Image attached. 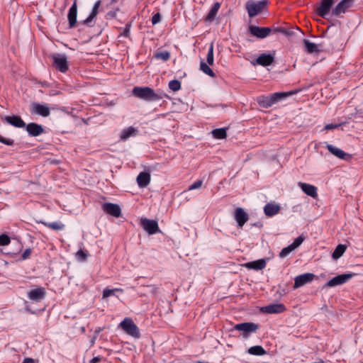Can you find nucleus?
<instances>
[{
    "mask_svg": "<svg viewBox=\"0 0 363 363\" xmlns=\"http://www.w3.org/2000/svg\"><path fill=\"white\" fill-rule=\"evenodd\" d=\"M132 94L140 99L147 101H157L164 97L168 98L164 91H155L149 86H135L132 90Z\"/></svg>",
    "mask_w": 363,
    "mask_h": 363,
    "instance_id": "1",
    "label": "nucleus"
},
{
    "mask_svg": "<svg viewBox=\"0 0 363 363\" xmlns=\"http://www.w3.org/2000/svg\"><path fill=\"white\" fill-rule=\"evenodd\" d=\"M293 94L294 92L291 91L275 92L267 96H259L257 97V101L260 107L267 108Z\"/></svg>",
    "mask_w": 363,
    "mask_h": 363,
    "instance_id": "2",
    "label": "nucleus"
},
{
    "mask_svg": "<svg viewBox=\"0 0 363 363\" xmlns=\"http://www.w3.org/2000/svg\"><path fill=\"white\" fill-rule=\"evenodd\" d=\"M124 332L130 336L135 338L140 337V333L138 327L130 318H125L119 324Z\"/></svg>",
    "mask_w": 363,
    "mask_h": 363,
    "instance_id": "3",
    "label": "nucleus"
},
{
    "mask_svg": "<svg viewBox=\"0 0 363 363\" xmlns=\"http://www.w3.org/2000/svg\"><path fill=\"white\" fill-rule=\"evenodd\" d=\"M53 67L61 72H66L69 69L67 57L65 54L55 53L50 55Z\"/></svg>",
    "mask_w": 363,
    "mask_h": 363,
    "instance_id": "4",
    "label": "nucleus"
},
{
    "mask_svg": "<svg viewBox=\"0 0 363 363\" xmlns=\"http://www.w3.org/2000/svg\"><path fill=\"white\" fill-rule=\"evenodd\" d=\"M267 1L263 0L257 2H255L253 1H248L246 3V9L247 11L248 16L250 18H252L260 12L262 11L264 6L267 4Z\"/></svg>",
    "mask_w": 363,
    "mask_h": 363,
    "instance_id": "5",
    "label": "nucleus"
},
{
    "mask_svg": "<svg viewBox=\"0 0 363 363\" xmlns=\"http://www.w3.org/2000/svg\"><path fill=\"white\" fill-rule=\"evenodd\" d=\"M258 328L257 324L250 322L241 323L233 326V330L241 332L244 337H248L250 333H255Z\"/></svg>",
    "mask_w": 363,
    "mask_h": 363,
    "instance_id": "6",
    "label": "nucleus"
},
{
    "mask_svg": "<svg viewBox=\"0 0 363 363\" xmlns=\"http://www.w3.org/2000/svg\"><path fill=\"white\" fill-rule=\"evenodd\" d=\"M354 3V0H341L333 9L332 15L337 17L345 13L347 9L351 8Z\"/></svg>",
    "mask_w": 363,
    "mask_h": 363,
    "instance_id": "7",
    "label": "nucleus"
},
{
    "mask_svg": "<svg viewBox=\"0 0 363 363\" xmlns=\"http://www.w3.org/2000/svg\"><path fill=\"white\" fill-rule=\"evenodd\" d=\"M354 274L352 273H346L337 275L331 279H330L325 285V287H334L338 285H342L347 281H348L352 277Z\"/></svg>",
    "mask_w": 363,
    "mask_h": 363,
    "instance_id": "8",
    "label": "nucleus"
},
{
    "mask_svg": "<svg viewBox=\"0 0 363 363\" xmlns=\"http://www.w3.org/2000/svg\"><path fill=\"white\" fill-rule=\"evenodd\" d=\"M140 225L150 235L155 234L160 230L158 223L155 220H150L146 218H141Z\"/></svg>",
    "mask_w": 363,
    "mask_h": 363,
    "instance_id": "9",
    "label": "nucleus"
},
{
    "mask_svg": "<svg viewBox=\"0 0 363 363\" xmlns=\"http://www.w3.org/2000/svg\"><path fill=\"white\" fill-rule=\"evenodd\" d=\"M271 31L272 28L269 27H259L254 25L249 26V32L250 34L261 39L267 37Z\"/></svg>",
    "mask_w": 363,
    "mask_h": 363,
    "instance_id": "10",
    "label": "nucleus"
},
{
    "mask_svg": "<svg viewBox=\"0 0 363 363\" xmlns=\"http://www.w3.org/2000/svg\"><path fill=\"white\" fill-rule=\"evenodd\" d=\"M333 4L334 0H321L316 8V13L322 18H325L328 16Z\"/></svg>",
    "mask_w": 363,
    "mask_h": 363,
    "instance_id": "11",
    "label": "nucleus"
},
{
    "mask_svg": "<svg viewBox=\"0 0 363 363\" xmlns=\"http://www.w3.org/2000/svg\"><path fill=\"white\" fill-rule=\"evenodd\" d=\"M274 61V53H262L255 60L252 62L253 65H259L262 67H267L271 65Z\"/></svg>",
    "mask_w": 363,
    "mask_h": 363,
    "instance_id": "12",
    "label": "nucleus"
},
{
    "mask_svg": "<svg viewBox=\"0 0 363 363\" xmlns=\"http://www.w3.org/2000/svg\"><path fill=\"white\" fill-rule=\"evenodd\" d=\"M315 277V274L313 273H305L300 274L295 277L294 289H298L306 284H308L313 281Z\"/></svg>",
    "mask_w": 363,
    "mask_h": 363,
    "instance_id": "13",
    "label": "nucleus"
},
{
    "mask_svg": "<svg viewBox=\"0 0 363 363\" xmlns=\"http://www.w3.org/2000/svg\"><path fill=\"white\" fill-rule=\"evenodd\" d=\"M103 211L108 215L118 218L121 216V209L119 205L113 203H104L102 205Z\"/></svg>",
    "mask_w": 363,
    "mask_h": 363,
    "instance_id": "14",
    "label": "nucleus"
},
{
    "mask_svg": "<svg viewBox=\"0 0 363 363\" xmlns=\"http://www.w3.org/2000/svg\"><path fill=\"white\" fill-rule=\"evenodd\" d=\"M286 307L282 303H273L261 308V311L269 314H277L284 312Z\"/></svg>",
    "mask_w": 363,
    "mask_h": 363,
    "instance_id": "15",
    "label": "nucleus"
},
{
    "mask_svg": "<svg viewBox=\"0 0 363 363\" xmlns=\"http://www.w3.org/2000/svg\"><path fill=\"white\" fill-rule=\"evenodd\" d=\"M25 127L28 135L32 137H37L44 132L43 125L35 123H30L28 125L26 124Z\"/></svg>",
    "mask_w": 363,
    "mask_h": 363,
    "instance_id": "16",
    "label": "nucleus"
},
{
    "mask_svg": "<svg viewBox=\"0 0 363 363\" xmlns=\"http://www.w3.org/2000/svg\"><path fill=\"white\" fill-rule=\"evenodd\" d=\"M234 216L240 228H242L248 220L247 213L240 207L235 209Z\"/></svg>",
    "mask_w": 363,
    "mask_h": 363,
    "instance_id": "17",
    "label": "nucleus"
},
{
    "mask_svg": "<svg viewBox=\"0 0 363 363\" xmlns=\"http://www.w3.org/2000/svg\"><path fill=\"white\" fill-rule=\"evenodd\" d=\"M4 121L16 128H24L26 126V123L17 115L5 116Z\"/></svg>",
    "mask_w": 363,
    "mask_h": 363,
    "instance_id": "18",
    "label": "nucleus"
},
{
    "mask_svg": "<svg viewBox=\"0 0 363 363\" xmlns=\"http://www.w3.org/2000/svg\"><path fill=\"white\" fill-rule=\"evenodd\" d=\"M151 176L150 172H140L136 179L138 185L140 188H145L150 183Z\"/></svg>",
    "mask_w": 363,
    "mask_h": 363,
    "instance_id": "19",
    "label": "nucleus"
},
{
    "mask_svg": "<svg viewBox=\"0 0 363 363\" xmlns=\"http://www.w3.org/2000/svg\"><path fill=\"white\" fill-rule=\"evenodd\" d=\"M77 6L75 4H72L69 8L67 13V20L69 23V27L72 28L76 26L77 24Z\"/></svg>",
    "mask_w": 363,
    "mask_h": 363,
    "instance_id": "20",
    "label": "nucleus"
},
{
    "mask_svg": "<svg viewBox=\"0 0 363 363\" xmlns=\"http://www.w3.org/2000/svg\"><path fill=\"white\" fill-rule=\"evenodd\" d=\"M248 269L261 270L265 268L266 261L264 259H259L252 262H248L243 264Z\"/></svg>",
    "mask_w": 363,
    "mask_h": 363,
    "instance_id": "21",
    "label": "nucleus"
},
{
    "mask_svg": "<svg viewBox=\"0 0 363 363\" xmlns=\"http://www.w3.org/2000/svg\"><path fill=\"white\" fill-rule=\"evenodd\" d=\"M298 186L306 195L310 196L312 198L317 197V188L315 186L303 182H299Z\"/></svg>",
    "mask_w": 363,
    "mask_h": 363,
    "instance_id": "22",
    "label": "nucleus"
},
{
    "mask_svg": "<svg viewBox=\"0 0 363 363\" xmlns=\"http://www.w3.org/2000/svg\"><path fill=\"white\" fill-rule=\"evenodd\" d=\"M45 289L43 287L30 290L28 292V298L34 301H39L44 298Z\"/></svg>",
    "mask_w": 363,
    "mask_h": 363,
    "instance_id": "23",
    "label": "nucleus"
},
{
    "mask_svg": "<svg viewBox=\"0 0 363 363\" xmlns=\"http://www.w3.org/2000/svg\"><path fill=\"white\" fill-rule=\"evenodd\" d=\"M138 133V130L137 128L133 126H130L128 128H124L121 130L120 135V139L123 141H125L130 137L136 136Z\"/></svg>",
    "mask_w": 363,
    "mask_h": 363,
    "instance_id": "24",
    "label": "nucleus"
},
{
    "mask_svg": "<svg viewBox=\"0 0 363 363\" xmlns=\"http://www.w3.org/2000/svg\"><path fill=\"white\" fill-rule=\"evenodd\" d=\"M280 211V206L277 203H268L264 207V214L268 217L277 215Z\"/></svg>",
    "mask_w": 363,
    "mask_h": 363,
    "instance_id": "25",
    "label": "nucleus"
},
{
    "mask_svg": "<svg viewBox=\"0 0 363 363\" xmlns=\"http://www.w3.org/2000/svg\"><path fill=\"white\" fill-rule=\"evenodd\" d=\"M326 147L331 154H333L337 158H340L342 160H345L346 157L348 155L342 150H341L333 145L327 144Z\"/></svg>",
    "mask_w": 363,
    "mask_h": 363,
    "instance_id": "26",
    "label": "nucleus"
},
{
    "mask_svg": "<svg viewBox=\"0 0 363 363\" xmlns=\"http://www.w3.org/2000/svg\"><path fill=\"white\" fill-rule=\"evenodd\" d=\"M101 0L96 1L94 6L92 8V10L91 11V13L89 16L83 21L84 24H89L91 21H93V19L96 16L99 12V9L101 6Z\"/></svg>",
    "mask_w": 363,
    "mask_h": 363,
    "instance_id": "27",
    "label": "nucleus"
},
{
    "mask_svg": "<svg viewBox=\"0 0 363 363\" xmlns=\"http://www.w3.org/2000/svg\"><path fill=\"white\" fill-rule=\"evenodd\" d=\"M220 7V4L219 2H216L212 8L208 11L207 16H206V21L211 22L214 20L215 17L217 15V13Z\"/></svg>",
    "mask_w": 363,
    "mask_h": 363,
    "instance_id": "28",
    "label": "nucleus"
},
{
    "mask_svg": "<svg viewBox=\"0 0 363 363\" xmlns=\"http://www.w3.org/2000/svg\"><path fill=\"white\" fill-rule=\"evenodd\" d=\"M303 45L305 47V50L308 53H316L320 51L318 45L314 43L311 42L309 40L304 39Z\"/></svg>",
    "mask_w": 363,
    "mask_h": 363,
    "instance_id": "29",
    "label": "nucleus"
},
{
    "mask_svg": "<svg viewBox=\"0 0 363 363\" xmlns=\"http://www.w3.org/2000/svg\"><path fill=\"white\" fill-rule=\"evenodd\" d=\"M31 111L45 117V105L40 104L38 103H33Z\"/></svg>",
    "mask_w": 363,
    "mask_h": 363,
    "instance_id": "30",
    "label": "nucleus"
},
{
    "mask_svg": "<svg viewBox=\"0 0 363 363\" xmlns=\"http://www.w3.org/2000/svg\"><path fill=\"white\" fill-rule=\"evenodd\" d=\"M248 353L252 355L262 356L267 353L266 350L260 345H255L250 347Z\"/></svg>",
    "mask_w": 363,
    "mask_h": 363,
    "instance_id": "31",
    "label": "nucleus"
},
{
    "mask_svg": "<svg viewBox=\"0 0 363 363\" xmlns=\"http://www.w3.org/2000/svg\"><path fill=\"white\" fill-rule=\"evenodd\" d=\"M346 250V246L342 244L338 245L333 252L332 257L337 259L344 254Z\"/></svg>",
    "mask_w": 363,
    "mask_h": 363,
    "instance_id": "32",
    "label": "nucleus"
},
{
    "mask_svg": "<svg viewBox=\"0 0 363 363\" xmlns=\"http://www.w3.org/2000/svg\"><path fill=\"white\" fill-rule=\"evenodd\" d=\"M154 57L157 60H161L163 62H166L169 60L170 53L169 51L167 50L156 52L154 54Z\"/></svg>",
    "mask_w": 363,
    "mask_h": 363,
    "instance_id": "33",
    "label": "nucleus"
},
{
    "mask_svg": "<svg viewBox=\"0 0 363 363\" xmlns=\"http://www.w3.org/2000/svg\"><path fill=\"white\" fill-rule=\"evenodd\" d=\"M212 135L214 138L223 139L226 138V128H216L212 130Z\"/></svg>",
    "mask_w": 363,
    "mask_h": 363,
    "instance_id": "34",
    "label": "nucleus"
},
{
    "mask_svg": "<svg viewBox=\"0 0 363 363\" xmlns=\"http://www.w3.org/2000/svg\"><path fill=\"white\" fill-rule=\"evenodd\" d=\"M47 227L53 230L59 231V230H64L65 225L60 221H55V222L47 223Z\"/></svg>",
    "mask_w": 363,
    "mask_h": 363,
    "instance_id": "35",
    "label": "nucleus"
},
{
    "mask_svg": "<svg viewBox=\"0 0 363 363\" xmlns=\"http://www.w3.org/2000/svg\"><path fill=\"white\" fill-rule=\"evenodd\" d=\"M200 69L205 73L206 74L213 77H215V73L209 67V66L204 62H201L200 63Z\"/></svg>",
    "mask_w": 363,
    "mask_h": 363,
    "instance_id": "36",
    "label": "nucleus"
},
{
    "mask_svg": "<svg viewBox=\"0 0 363 363\" xmlns=\"http://www.w3.org/2000/svg\"><path fill=\"white\" fill-rule=\"evenodd\" d=\"M36 25L39 29L43 33H45V22H44V18L43 15L39 12V14L38 15V18L36 20Z\"/></svg>",
    "mask_w": 363,
    "mask_h": 363,
    "instance_id": "37",
    "label": "nucleus"
},
{
    "mask_svg": "<svg viewBox=\"0 0 363 363\" xmlns=\"http://www.w3.org/2000/svg\"><path fill=\"white\" fill-rule=\"evenodd\" d=\"M206 61L209 65H212L213 64L214 58H213V43H211L209 46V48L208 50V54L206 56Z\"/></svg>",
    "mask_w": 363,
    "mask_h": 363,
    "instance_id": "38",
    "label": "nucleus"
},
{
    "mask_svg": "<svg viewBox=\"0 0 363 363\" xmlns=\"http://www.w3.org/2000/svg\"><path fill=\"white\" fill-rule=\"evenodd\" d=\"M305 239V236L303 235H301L298 237H297L290 245L294 250L303 243Z\"/></svg>",
    "mask_w": 363,
    "mask_h": 363,
    "instance_id": "39",
    "label": "nucleus"
},
{
    "mask_svg": "<svg viewBox=\"0 0 363 363\" xmlns=\"http://www.w3.org/2000/svg\"><path fill=\"white\" fill-rule=\"evenodd\" d=\"M169 88L173 91H177L181 89V82L177 79L171 80L169 82Z\"/></svg>",
    "mask_w": 363,
    "mask_h": 363,
    "instance_id": "40",
    "label": "nucleus"
},
{
    "mask_svg": "<svg viewBox=\"0 0 363 363\" xmlns=\"http://www.w3.org/2000/svg\"><path fill=\"white\" fill-rule=\"evenodd\" d=\"M292 251H294V249H292L291 246L289 245V246L284 247L280 251L279 256L280 258H284L288 256Z\"/></svg>",
    "mask_w": 363,
    "mask_h": 363,
    "instance_id": "41",
    "label": "nucleus"
},
{
    "mask_svg": "<svg viewBox=\"0 0 363 363\" xmlns=\"http://www.w3.org/2000/svg\"><path fill=\"white\" fill-rule=\"evenodd\" d=\"M10 242L11 239L7 234L3 233L0 235V246L8 245Z\"/></svg>",
    "mask_w": 363,
    "mask_h": 363,
    "instance_id": "42",
    "label": "nucleus"
},
{
    "mask_svg": "<svg viewBox=\"0 0 363 363\" xmlns=\"http://www.w3.org/2000/svg\"><path fill=\"white\" fill-rule=\"evenodd\" d=\"M123 291V289H106L104 290V292H103V298H108L111 296H113L114 295V293L115 291Z\"/></svg>",
    "mask_w": 363,
    "mask_h": 363,
    "instance_id": "43",
    "label": "nucleus"
},
{
    "mask_svg": "<svg viewBox=\"0 0 363 363\" xmlns=\"http://www.w3.org/2000/svg\"><path fill=\"white\" fill-rule=\"evenodd\" d=\"M88 256L87 251L79 250L76 253L77 258L82 262H84L86 260V257Z\"/></svg>",
    "mask_w": 363,
    "mask_h": 363,
    "instance_id": "44",
    "label": "nucleus"
},
{
    "mask_svg": "<svg viewBox=\"0 0 363 363\" xmlns=\"http://www.w3.org/2000/svg\"><path fill=\"white\" fill-rule=\"evenodd\" d=\"M202 184H203L202 180H197L195 182H194L191 185L189 186L188 190L191 191V190L199 189L201 186Z\"/></svg>",
    "mask_w": 363,
    "mask_h": 363,
    "instance_id": "45",
    "label": "nucleus"
},
{
    "mask_svg": "<svg viewBox=\"0 0 363 363\" xmlns=\"http://www.w3.org/2000/svg\"><path fill=\"white\" fill-rule=\"evenodd\" d=\"M0 142L9 146H12L14 144L13 140L4 138L1 135H0Z\"/></svg>",
    "mask_w": 363,
    "mask_h": 363,
    "instance_id": "46",
    "label": "nucleus"
},
{
    "mask_svg": "<svg viewBox=\"0 0 363 363\" xmlns=\"http://www.w3.org/2000/svg\"><path fill=\"white\" fill-rule=\"evenodd\" d=\"M151 21H152V23L153 25H155L157 23H159L161 21L160 14L159 13H157L154 14L153 16L152 17V20Z\"/></svg>",
    "mask_w": 363,
    "mask_h": 363,
    "instance_id": "47",
    "label": "nucleus"
},
{
    "mask_svg": "<svg viewBox=\"0 0 363 363\" xmlns=\"http://www.w3.org/2000/svg\"><path fill=\"white\" fill-rule=\"evenodd\" d=\"M130 25L126 24L123 33H121V35H123V37H128L130 34Z\"/></svg>",
    "mask_w": 363,
    "mask_h": 363,
    "instance_id": "48",
    "label": "nucleus"
},
{
    "mask_svg": "<svg viewBox=\"0 0 363 363\" xmlns=\"http://www.w3.org/2000/svg\"><path fill=\"white\" fill-rule=\"evenodd\" d=\"M31 254V250L30 248L26 249L21 255L23 259H26L29 257Z\"/></svg>",
    "mask_w": 363,
    "mask_h": 363,
    "instance_id": "49",
    "label": "nucleus"
},
{
    "mask_svg": "<svg viewBox=\"0 0 363 363\" xmlns=\"http://www.w3.org/2000/svg\"><path fill=\"white\" fill-rule=\"evenodd\" d=\"M340 126V124H332V123H330V124H327L325 126V129L326 130H333V129H335V128H337L338 127Z\"/></svg>",
    "mask_w": 363,
    "mask_h": 363,
    "instance_id": "50",
    "label": "nucleus"
},
{
    "mask_svg": "<svg viewBox=\"0 0 363 363\" xmlns=\"http://www.w3.org/2000/svg\"><path fill=\"white\" fill-rule=\"evenodd\" d=\"M276 31L277 32H279V33H281L286 35H291V33L287 30L286 28H278L276 29Z\"/></svg>",
    "mask_w": 363,
    "mask_h": 363,
    "instance_id": "51",
    "label": "nucleus"
},
{
    "mask_svg": "<svg viewBox=\"0 0 363 363\" xmlns=\"http://www.w3.org/2000/svg\"><path fill=\"white\" fill-rule=\"evenodd\" d=\"M22 363H34V359L30 357H26L23 359Z\"/></svg>",
    "mask_w": 363,
    "mask_h": 363,
    "instance_id": "52",
    "label": "nucleus"
},
{
    "mask_svg": "<svg viewBox=\"0 0 363 363\" xmlns=\"http://www.w3.org/2000/svg\"><path fill=\"white\" fill-rule=\"evenodd\" d=\"M355 114L359 117H363V109H356Z\"/></svg>",
    "mask_w": 363,
    "mask_h": 363,
    "instance_id": "53",
    "label": "nucleus"
},
{
    "mask_svg": "<svg viewBox=\"0 0 363 363\" xmlns=\"http://www.w3.org/2000/svg\"><path fill=\"white\" fill-rule=\"evenodd\" d=\"M100 359V357H95L89 361V363H97Z\"/></svg>",
    "mask_w": 363,
    "mask_h": 363,
    "instance_id": "54",
    "label": "nucleus"
},
{
    "mask_svg": "<svg viewBox=\"0 0 363 363\" xmlns=\"http://www.w3.org/2000/svg\"><path fill=\"white\" fill-rule=\"evenodd\" d=\"M49 162L50 164H55V160L47 158V162Z\"/></svg>",
    "mask_w": 363,
    "mask_h": 363,
    "instance_id": "55",
    "label": "nucleus"
},
{
    "mask_svg": "<svg viewBox=\"0 0 363 363\" xmlns=\"http://www.w3.org/2000/svg\"><path fill=\"white\" fill-rule=\"evenodd\" d=\"M46 113H47V116H49V114H50V109H49V108H48V106H47V111H46Z\"/></svg>",
    "mask_w": 363,
    "mask_h": 363,
    "instance_id": "56",
    "label": "nucleus"
},
{
    "mask_svg": "<svg viewBox=\"0 0 363 363\" xmlns=\"http://www.w3.org/2000/svg\"><path fill=\"white\" fill-rule=\"evenodd\" d=\"M77 2H78V0H74V2L72 4H75V6H77Z\"/></svg>",
    "mask_w": 363,
    "mask_h": 363,
    "instance_id": "57",
    "label": "nucleus"
},
{
    "mask_svg": "<svg viewBox=\"0 0 363 363\" xmlns=\"http://www.w3.org/2000/svg\"><path fill=\"white\" fill-rule=\"evenodd\" d=\"M313 363H325L324 361L323 360H319L318 362H313Z\"/></svg>",
    "mask_w": 363,
    "mask_h": 363,
    "instance_id": "58",
    "label": "nucleus"
},
{
    "mask_svg": "<svg viewBox=\"0 0 363 363\" xmlns=\"http://www.w3.org/2000/svg\"><path fill=\"white\" fill-rule=\"evenodd\" d=\"M116 1H117V0H111V4H113L116 3Z\"/></svg>",
    "mask_w": 363,
    "mask_h": 363,
    "instance_id": "59",
    "label": "nucleus"
}]
</instances>
